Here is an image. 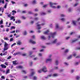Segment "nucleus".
Masks as SVG:
<instances>
[{"label": "nucleus", "mask_w": 80, "mask_h": 80, "mask_svg": "<svg viewBox=\"0 0 80 80\" xmlns=\"http://www.w3.org/2000/svg\"><path fill=\"white\" fill-rule=\"evenodd\" d=\"M34 39H35V36L33 35L32 36L31 39L29 40V42L32 44H35L36 42L33 41V40H34Z\"/></svg>", "instance_id": "f257e3e1"}, {"label": "nucleus", "mask_w": 80, "mask_h": 80, "mask_svg": "<svg viewBox=\"0 0 80 80\" xmlns=\"http://www.w3.org/2000/svg\"><path fill=\"white\" fill-rule=\"evenodd\" d=\"M56 32H51L49 34V35L48 36L49 38H50L51 37H52L53 38L55 37V35H56Z\"/></svg>", "instance_id": "f03ea898"}, {"label": "nucleus", "mask_w": 80, "mask_h": 80, "mask_svg": "<svg viewBox=\"0 0 80 80\" xmlns=\"http://www.w3.org/2000/svg\"><path fill=\"white\" fill-rule=\"evenodd\" d=\"M45 24V23H42L41 24H40V22H39L37 23V26L38 27V28L40 30V29H41L42 28V27H41V25H44Z\"/></svg>", "instance_id": "7ed1b4c3"}, {"label": "nucleus", "mask_w": 80, "mask_h": 80, "mask_svg": "<svg viewBox=\"0 0 80 80\" xmlns=\"http://www.w3.org/2000/svg\"><path fill=\"white\" fill-rule=\"evenodd\" d=\"M49 4L51 7H52V8H56V7L54 5L57 4V3H53L52 2H50Z\"/></svg>", "instance_id": "20e7f679"}, {"label": "nucleus", "mask_w": 80, "mask_h": 80, "mask_svg": "<svg viewBox=\"0 0 80 80\" xmlns=\"http://www.w3.org/2000/svg\"><path fill=\"white\" fill-rule=\"evenodd\" d=\"M8 44L6 42H4V48H3L4 51H5V50H7L8 49Z\"/></svg>", "instance_id": "39448f33"}, {"label": "nucleus", "mask_w": 80, "mask_h": 80, "mask_svg": "<svg viewBox=\"0 0 80 80\" xmlns=\"http://www.w3.org/2000/svg\"><path fill=\"white\" fill-rule=\"evenodd\" d=\"M42 72H44V73L47 72H48V70H47V68L45 66H43L42 68Z\"/></svg>", "instance_id": "423d86ee"}, {"label": "nucleus", "mask_w": 80, "mask_h": 80, "mask_svg": "<svg viewBox=\"0 0 80 80\" xmlns=\"http://www.w3.org/2000/svg\"><path fill=\"white\" fill-rule=\"evenodd\" d=\"M52 59L51 58H47L46 59V63H48V62H51Z\"/></svg>", "instance_id": "0eeeda50"}, {"label": "nucleus", "mask_w": 80, "mask_h": 80, "mask_svg": "<svg viewBox=\"0 0 80 80\" xmlns=\"http://www.w3.org/2000/svg\"><path fill=\"white\" fill-rule=\"evenodd\" d=\"M35 73V72H33L31 73L29 75V77L30 78H31V77H32V76H33V75Z\"/></svg>", "instance_id": "6e6552de"}, {"label": "nucleus", "mask_w": 80, "mask_h": 80, "mask_svg": "<svg viewBox=\"0 0 80 80\" xmlns=\"http://www.w3.org/2000/svg\"><path fill=\"white\" fill-rule=\"evenodd\" d=\"M0 66L2 68H7V66H6L5 65L3 64L1 65Z\"/></svg>", "instance_id": "1a4fd4ad"}, {"label": "nucleus", "mask_w": 80, "mask_h": 80, "mask_svg": "<svg viewBox=\"0 0 80 80\" xmlns=\"http://www.w3.org/2000/svg\"><path fill=\"white\" fill-rule=\"evenodd\" d=\"M17 44L18 45H22V42L20 41H18L17 42Z\"/></svg>", "instance_id": "9d476101"}, {"label": "nucleus", "mask_w": 80, "mask_h": 80, "mask_svg": "<svg viewBox=\"0 0 80 80\" xmlns=\"http://www.w3.org/2000/svg\"><path fill=\"white\" fill-rule=\"evenodd\" d=\"M58 40L57 39H55L52 42V43H55L56 42H57Z\"/></svg>", "instance_id": "9b49d317"}, {"label": "nucleus", "mask_w": 80, "mask_h": 80, "mask_svg": "<svg viewBox=\"0 0 80 80\" xmlns=\"http://www.w3.org/2000/svg\"><path fill=\"white\" fill-rule=\"evenodd\" d=\"M5 1L4 0H0V3H2L4 4L5 3Z\"/></svg>", "instance_id": "f8f14e48"}, {"label": "nucleus", "mask_w": 80, "mask_h": 80, "mask_svg": "<svg viewBox=\"0 0 80 80\" xmlns=\"http://www.w3.org/2000/svg\"><path fill=\"white\" fill-rule=\"evenodd\" d=\"M12 63L14 65H17V61H15L12 62Z\"/></svg>", "instance_id": "ddd939ff"}, {"label": "nucleus", "mask_w": 80, "mask_h": 80, "mask_svg": "<svg viewBox=\"0 0 80 80\" xmlns=\"http://www.w3.org/2000/svg\"><path fill=\"white\" fill-rule=\"evenodd\" d=\"M52 74H50L49 75H48V76L46 77H45V78H46V79H47V78H48L49 77H52Z\"/></svg>", "instance_id": "4468645a"}, {"label": "nucleus", "mask_w": 80, "mask_h": 80, "mask_svg": "<svg viewBox=\"0 0 80 80\" xmlns=\"http://www.w3.org/2000/svg\"><path fill=\"white\" fill-rule=\"evenodd\" d=\"M55 63L56 65H58V60H56L55 62Z\"/></svg>", "instance_id": "2eb2a0df"}, {"label": "nucleus", "mask_w": 80, "mask_h": 80, "mask_svg": "<svg viewBox=\"0 0 80 80\" xmlns=\"http://www.w3.org/2000/svg\"><path fill=\"white\" fill-rule=\"evenodd\" d=\"M41 38L43 40H46V38L43 36H41Z\"/></svg>", "instance_id": "dca6fc26"}, {"label": "nucleus", "mask_w": 80, "mask_h": 80, "mask_svg": "<svg viewBox=\"0 0 80 80\" xmlns=\"http://www.w3.org/2000/svg\"><path fill=\"white\" fill-rule=\"evenodd\" d=\"M56 28H59V25L58 24H56L55 25Z\"/></svg>", "instance_id": "f3484780"}, {"label": "nucleus", "mask_w": 80, "mask_h": 80, "mask_svg": "<svg viewBox=\"0 0 80 80\" xmlns=\"http://www.w3.org/2000/svg\"><path fill=\"white\" fill-rule=\"evenodd\" d=\"M10 73V69H8L6 72V74H8V73Z\"/></svg>", "instance_id": "a211bd4d"}, {"label": "nucleus", "mask_w": 80, "mask_h": 80, "mask_svg": "<svg viewBox=\"0 0 80 80\" xmlns=\"http://www.w3.org/2000/svg\"><path fill=\"white\" fill-rule=\"evenodd\" d=\"M49 30H47V31L45 32H44V34H48V32H49Z\"/></svg>", "instance_id": "6ab92c4d"}, {"label": "nucleus", "mask_w": 80, "mask_h": 80, "mask_svg": "<svg viewBox=\"0 0 80 80\" xmlns=\"http://www.w3.org/2000/svg\"><path fill=\"white\" fill-rule=\"evenodd\" d=\"M68 52H69V50L68 49H66L64 51V53H68Z\"/></svg>", "instance_id": "aec40b11"}, {"label": "nucleus", "mask_w": 80, "mask_h": 80, "mask_svg": "<svg viewBox=\"0 0 80 80\" xmlns=\"http://www.w3.org/2000/svg\"><path fill=\"white\" fill-rule=\"evenodd\" d=\"M27 34V32L26 31H25L23 32V35H26Z\"/></svg>", "instance_id": "412c9836"}, {"label": "nucleus", "mask_w": 80, "mask_h": 80, "mask_svg": "<svg viewBox=\"0 0 80 80\" xmlns=\"http://www.w3.org/2000/svg\"><path fill=\"white\" fill-rule=\"evenodd\" d=\"M4 39L5 40H7L8 41L9 40V39H8V38L7 37L4 38Z\"/></svg>", "instance_id": "4be33fe9"}, {"label": "nucleus", "mask_w": 80, "mask_h": 80, "mask_svg": "<svg viewBox=\"0 0 80 80\" xmlns=\"http://www.w3.org/2000/svg\"><path fill=\"white\" fill-rule=\"evenodd\" d=\"M58 75V74L57 73H55L53 74V75H52V77H57Z\"/></svg>", "instance_id": "5701e85b"}, {"label": "nucleus", "mask_w": 80, "mask_h": 80, "mask_svg": "<svg viewBox=\"0 0 80 80\" xmlns=\"http://www.w3.org/2000/svg\"><path fill=\"white\" fill-rule=\"evenodd\" d=\"M72 58V55H70L68 58V59H70Z\"/></svg>", "instance_id": "b1692460"}, {"label": "nucleus", "mask_w": 80, "mask_h": 80, "mask_svg": "<svg viewBox=\"0 0 80 80\" xmlns=\"http://www.w3.org/2000/svg\"><path fill=\"white\" fill-rule=\"evenodd\" d=\"M22 66H19L18 67H17V69H20V68H22Z\"/></svg>", "instance_id": "393cba45"}, {"label": "nucleus", "mask_w": 80, "mask_h": 80, "mask_svg": "<svg viewBox=\"0 0 80 80\" xmlns=\"http://www.w3.org/2000/svg\"><path fill=\"white\" fill-rule=\"evenodd\" d=\"M61 20L62 22H65V18H62L61 19Z\"/></svg>", "instance_id": "a878e982"}, {"label": "nucleus", "mask_w": 80, "mask_h": 80, "mask_svg": "<svg viewBox=\"0 0 80 80\" xmlns=\"http://www.w3.org/2000/svg\"><path fill=\"white\" fill-rule=\"evenodd\" d=\"M60 17H65V15L62 14L60 15Z\"/></svg>", "instance_id": "bb28decb"}, {"label": "nucleus", "mask_w": 80, "mask_h": 80, "mask_svg": "<svg viewBox=\"0 0 80 80\" xmlns=\"http://www.w3.org/2000/svg\"><path fill=\"white\" fill-rule=\"evenodd\" d=\"M72 23L74 25H76V21H72Z\"/></svg>", "instance_id": "cd10ccee"}, {"label": "nucleus", "mask_w": 80, "mask_h": 80, "mask_svg": "<svg viewBox=\"0 0 80 80\" xmlns=\"http://www.w3.org/2000/svg\"><path fill=\"white\" fill-rule=\"evenodd\" d=\"M42 70H41V69H40L39 70H38V73H42Z\"/></svg>", "instance_id": "c85d7f7f"}, {"label": "nucleus", "mask_w": 80, "mask_h": 80, "mask_svg": "<svg viewBox=\"0 0 80 80\" xmlns=\"http://www.w3.org/2000/svg\"><path fill=\"white\" fill-rule=\"evenodd\" d=\"M7 4H8L7 3H5V4L4 6V8H7Z\"/></svg>", "instance_id": "c756f323"}, {"label": "nucleus", "mask_w": 80, "mask_h": 80, "mask_svg": "<svg viewBox=\"0 0 80 80\" xmlns=\"http://www.w3.org/2000/svg\"><path fill=\"white\" fill-rule=\"evenodd\" d=\"M76 78L77 80H79V79H80V77H79L78 76H77Z\"/></svg>", "instance_id": "7c9ffc66"}, {"label": "nucleus", "mask_w": 80, "mask_h": 80, "mask_svg": "<svg viewBox=\"0 0 80 80\" xmlns=\"http://www.w3.org/2000/svg\"><path fill=\"white\" fill-rule=\"evenodd\" d=\"M33 79L34 80H37V77L36 76H34L33 78Z\"/></svg>", "instance_id": "2f4dec72"}, {"label": "nucleus", "mask_w": 80, "mask_h": 80, "mask_svg": "<svg viewBox=\"0 0 80 80\" xmlns=\"http://www.w3.org/2000/svg\"><path fill=\"white\" fill-rule=\"evenodd\" d=\"M7 55V51L5 52L4 53H3V55Z\"/></svg>", "instance_id": "473e14b6"}, {"label": "nucleus", "mask_w": 80, "mask_h": 80, "mask_svg": "<svg viewBox=\"0 0 80 80\" xmlns=\"http://www.w3.org/2000/svg\"><path fill=\"white\" fill-rule=\"evenodd\" d=\"M77 40H78V39H77L73 40L72 41V43H74V42H76V41H77Z\"/></svg>", "instance_id": "72a5a7b5"}, {"label": "nucleus", "mask_w": 80, "mask_h": 80, "mask_svg": "<svg viewBox=\"0 0 80 80\" xmlns=\"http://www.w3.org/2000/svg\"><path fill=\"white\" fill-rule=\"evenodd\" d=\"M13 41V38H11L10 39V42H12Z\"/></svg>", "instance_id": "f704fd0d"}, {"label": "nucleus", "mask_w": 80, "mask_h": 80, "mask_svg": "<svg viewBox=\"0 0 80 80\" xmlns=\"http://www.w3.org/2000/svg\"><path fill=\"white\" fill-rule=\"evenodd\" d=\"M32 4H35L36 3V1L34 0L32 2Z\"/></svg>", "instance_id": "c9c22d12"}, {"label": "nucleus", "mask_w": 80, "mask_h": 80, "mask_svg": "<svg viewBox=\"0 0 80 80\" xmlns=\"http://www.w3.org/2000/svg\"><path fill=\"white\" fill-rule=\"evenodd\" d=\"M46 14V13H44V12H42L41 13V15H44Z\"/></svg>", "instance_id": "e433bc0d"}, {"label": "nucleus", "mask_w": 80, "mask_h": 80, "mask_svg": "<svg viewBox=\"0 0 80 80\" xmlns=\"http://www.w3.org/2000/svg\"><path fill=\"white\" fill-rule=\"evenodd\" d=\"M15 27L14 26H12L11 27V30H12V29H15Z\"/></svg>", "instance_id": "4c0bfd02"}, {"label": "nucleus", "mask_w": 80, "mask_h": 80, "mask_svg": "<svg viewBox=\"0 0 80 80\" xmlns=\"http://www.w3.org/2000/svg\"><path fill=\"white\" fill-rule=\"evenodd\" d=\"M14 18H15V17H14L12 16V17H11V19H10V20H12V19H13Z\"/></svg>", "instance_id": "58836bf2"}, {"label": "nucleus", "mask_w": 80, "mask_h": 80, "mask_svg": "<svg viewBox=\"0 0 80 80\" xmlns=\"http://www.w3.org/2000/svg\"><path fill=\"white\" fill-rule=\"evenodd\" d=\"M16 45V43H14L12 45L11 47H13V46H14V45Z\"/></svg>", "instance_id": "ea45409f"}, {"label": "nucleus", "mask_w": 80, "mask_h": 80, "mask_svg": "<svg viewBox=\"0 0 80 80\" xmlns=\"http://www.w3.org/2000/svg\"><path fill=\"white\" fill-rule=\"evenodd\" d=\"M1 24H3V20H2L0 21V25Z\"/></svg>", "instance_id": "a19ab883"}, {"label": "nucleus", "mask_w": 80, "mask_h": 80, "mask_svg": "<svg viewBox=\"0 0 80 80\" xmlns=\"http://www.w3.org/2000/svg\"><path fill=\"white\" fill-rule=\"evenodd\" d=\"M11 33H15V31H11L10 32Z\"/></svg>", "instance_id": "79ce46f5"}, {"label": "nucleus", "mask_w": 80, "mask_h": 80, "mask_svg": "<svg viewBox=\"0 0 80 80\" xmlns=\"http://www.w3.org/2000/svg\"><path fill=\"white\" fill-rule=\"evenodd\" d=\"M22 72H23L24 73H25V74H26L27 73V72H26L25 71L23 70L22 71Z\"/></svg>", "instance_id": "37998d69"}, {"label": "nucleus", "mask_w": 80, "mask_h": 80, "mask_svg": "<svg viewBox=\"0 0 80 80\" xmlns=\"http://www.w3.org/2000/svg\"><path fill=\"white\" fill-rule=\"evenodd\" d=\"M33 53V52H29V55H32V54Z\"/></svg>", "instance_id": "c03bdc74"}, {"label": "nucleus", "mask_w": 80, "mask_h": 80, "mask_svg": "<svg viewBox=\"0 0 80 80\" xmlns=\"http://www.w3.org/2000/svg\"><path fill=\"white\" fill-rule=\"evenodd\" d=\"M38 55L40 57H42V54L41 53H39L38 54Z\"/></svg>", "instance_id": "a18cd8bd"}, {"label": "nucleus", "mask_w": 80, "mask_h": 80, "mask_svg": "<svg viewBox=\"0 0 80 80\" xmlns=\"http://www.w3.org/2000/svg\"><path fill=\"white\" fill-rule=\"evenodd\" d=\"M12 13H17V12L15 10H13L12 11Z\"/></svg>", "instance_id": "49530a36"}, {"label": "nucleus", "mask_w": 80, "mask_h": 80, "mask_svg": "<svg viewBox=\"0 0 80 80\" xmlns=\"http://www.w3.org/2000/svg\"><path fill=\"white\" fill-rule=\"evenodd\" d=\"M1 78H2V79H5V78L4 76H1Z\"/></svg>", "instance_id": "de8ad7c7"}, {"label": "nucleus", "mask_w": 80, "mask_h": 80, "mask_svg": "<svg viewBox=\"0 0 80 80\" xmlns=\"http://www.w3.org/2000/svg\"><path fill=\"white\" fill-rule=\"evenodd\" d=\"M18 23H21V21L20 20H18Z\"/></svg>", "instance_id": "09e8293b"}, {"label": "nucleus", "mask_w": 80, "mask_h": 80, "mask_svg": "<svg viewBox=\"0 0 80 80\" xmlns=\"http://www.w3.org/2000/svg\"><path fill=\"white\" fill-rule=\"evenodd\" d=\"M79 63L78 62H76L75 63V65H78Z\"/></svg>", "instance_id": "8fccbe9b"}, {"label": "nucleus", "mask_w": 80, "mask_h": 80, "mask_svg": "<svg viewBox=\"0 0 80 80\" xmlns=\"http://www.w3.org/2000/svg\"><path fill=\"white\" fill-rule=\"evenodd\" d=\"M69 38H70V37H66V40H68V39H69Z\"/></svg>", "instance_id": "3c124183"}, {"label": "nucleus", "mask_w": 80, "mask_h": 80, "mask_svg": "<svg viewBox=\"0 0 80 80\" xmlns=\"http://www.w3.org/2000/svg\"><path fill=\"white\" fill-rule=\"evenodd\" d=\"M17 55V52L16 53H15L14 54H13V55H14V56H16V55Z\"/></svg>", "instance_id": "603ef678"}, {"label": "nucleus", "mask_w": 80, "mask_h": 80, "mask_svg": "<svg viewBox=\"0 0 80 80\" xmlns=\"http://www.w3.org/2000/svg\"><path fill=\"white\" fill-rule=\"evenodd\" d=\"M6 31V32H8V31H9V28H7Z\"/></svg>", "instance_id": "864d4df0"}, {"label": "nucleus", "mask_w": 80, "mask_h": 80, "mask_svg": "<svg viewBox=\"0 0 80 80\" xmlns=\"http://www.w3.org/2000/svg\"><path fill=\"white\" fill-rule=\"evenodd\" d=\"M12 58V57L9 56L7 58L8 59H10V58Z\"/></svg>", "instance_id": "5fc2aeb1"}, {"label": "nucleus", "mask_w": 80, "mask_h": 80, "mask_svg": "<svg viewBox=\"0 0 80 80\" xmlns=\"http://www.w3.org/2000/svg\"><path fill=\"white\" fill-rule=\"evenodd\" d=\"M35 12H38V9H36L34 10Z\"/></svg>", "instance_id": "6e6d98bb"}, {"label": "nucleus", "mask_w": 80, "mask_h": 80, "mask_svg": "<svg viewBox=\"0 0 80 80\" xmlns=\"http://www.w3.org/2000/svg\"><path fill=\"white\" fill-rule=\"evenodd\" d=\"M22 55L24 56H26V55H27V54L26 53L23 54H22Z\"/></svg>", "instance_id": "4d7b16f0"}, {"label": "nucleus", "mask_w": 80, "mask_h": 80, "mask_svg": "<svg viewBox=\"0 0 80 80\" xmlns=\"http://www.w3.org/2000/svg\"><path fill=\"white\" fill-rule=\"evenodd\" d=\"M61 8V6H58L57 7V8Z\"/></svg>", "instance_id": "13d9d810"}, {"label": "nucleus", "mask_w": 80, "mask_h": 80, "mask_svg": "<svg viewBox=\"0 0 80 80\" xmlns=\"http://www.w3.org/2000/svg\"><path fill=\"white\" fill-rule=\"evenodd\" d=\"M10 25H11V22H10L9 24V26H8L7 27H10Z\"/></svg>", "instance_id": "bf43d9fd"}, {"label": "nucleus", "mask_w": 80, "mask_h": 80, "mask_svg": "<svg viewBox=\"0 0 80 80\" xmlns=\"http://www.w3.org/2000/svg\"><path fill=\"white\" fill-rule=\"evenodd\" d=\"M60 44H61V42H58L57 43V45H60Z\"/></svg>", "instance_id": "052dcab7"}, {"label": "nucleus", "mask_w": 80, "mask_h": 80, "mask_svg": "<svg viewBox=\"0 0 80 80\" xmlns=\"http://www.w3.org/2000/svg\"><path fill=\"white\" fill-rule=\"evenodd\" d=\"M11 2L12 4H15V2L13 1H11Z\"/></svg>", "instance_id": "680f3d73"}, {"label": "nucleus", "mask_w": 80, "mask_h": 80, "mask_svg": "<svg viewBox=\"0 0 80 80\" xmlns=\"http://www.w3.org/2000/svg\"><path fill=\"white\" fill-rule=\"evenodd\" d=\"M35 20H38V18H36L34 19Z\"/></svg>", "instance_id": "e2e57ef3"}, {"label": "nucleus", "mask_w": 80, "mask_h": 80, "mask_svg": "<svg viewBox=\"0 0 80 80\" xmlns=\"http://www.w3.org/2000/svg\"><path fill=\"white\" fill-rule=\"evenodd\" d=\"M64 63L65 65H68V64L67 62H64Z\"/></svg>", "instance_id": "0e129e2a"}, {"label": "nucleus", "mask_w": 80, "mask_h": 80, "mask_svg": "<svg viewBox=\"0 0 80 80\" xmlns=\"http://www.w3.org/2000/svg\"><path fill=\"white\" fill-rule=\"evenodd\" d=\"M22 19H26V18L24 16H22Z\"/></svg>", "instance_id": "69168bd1"}, {"label": "nucleus", "mask_w": 80, "mask_h": 80, "mask_svg": "<svg viewBox=\"0 0 80 80\" xmlns=\"http://www.w3.org/2000/svg\"><path fill=\"white\" fill-rule=\"evenodd\" d=\"M5 64L7 66H8V63L7 62H5Z\"/></svg>", "instance_id": "338daca9"}, {"label": "nucleus", "mask_w": 80, "mask_h": 80, "mask_svg": "<svg viewBox=\"0 0 80 80\" xmlns=\"http://www.w3.org/2000/svg\"><path fill=\"white\" fill-rule=\"evenodd\" d=\"M74 70H73V69H72V70H71V73H73V72H74Z\"/></svg>", "instance_id": "774afa93"}]
</instances>
